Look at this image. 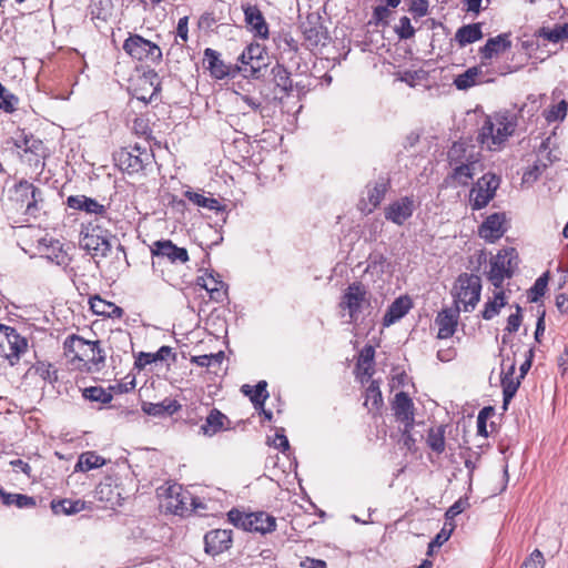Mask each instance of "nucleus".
Returning <instances> with one entry per match:
<instances>
[{
	"instance_id": "5",
	"label": "nucleus",
	"mask_w": 568,
	"mask_h": 568,
	"mask_svg": "<svg viewBox=\"0 0 568 568\" xmlns=\"http://www.w3.org/2000/svg\"><path fill=\"white\" fill-rule=\"evenodd\" d=\"M518 257L515 248L501 250L490 258L489 271L487 272L488 281L496 287L500 288L505 278H510L518 265Z\"/></svg>"
},
{
	"instance_id": "6",
	"label": "nucleus",
	"mask_w": 568,
	"mask_h": 568,
	"mask_svg": "<svg viewBox=\"0 0 568 568\" xmlns=\"http://www.w3.org/2000/svg\"><path fill=\"white\" fill-rule=\"evenodd\" d=\"M500 178L491 172L484 174L470 189L469 200L473 210H481L495 197Z\"/></svg>"
},
{
	"instance_id": "56",
	"label": "nucleus",
	"mask_w": 568,
	"mask_h": 568,
	"mask_svg": "<svg viewBox=\"0 0 568 568\" xmlns=\"http://www.w3.org/2000/svg\"><path fill=\"white\" fill-rule=\"evenodd\" d=\"M36 373L44 381L50 384L54 383L58 378L57 372L52 369L51 364L38 363L34 367Z\"/></svg>"
},
{
	"instance_id": "58",
	"label": "nucleus",
	"mask_w": 568,
	"mask_h": 568,
	"mask_svg": "<svg viewBox=\"0 0 568 568\" xmlns=\"http://www.w3.org/2000/svg\"><path fill=\"white\" fill-rule=\"evenodd\" d=\"M45 257L57 265H67L69 263L68 254L60 247L57 250L53 247L52 252L48 253Z\"/></svg>"
},
{
	"instance_id": "43",
	"label": "nucleus",
	"mask_w": 568,
	"mask_h": 568,
	"mask_svg": "<svg viewBox=\"0 0 568 568\" xmlns=\"http://www.w3.org/2000/svg\"><path fill=\"white\" fill-rule=\"evenodd\" d=\"M427 444L437 454L445 450V426L439 425L430 428L427 436Z\"/></svg>"
},
{
	"instance_id": "34",
	"label": "nucleus",
	"mask_w": 568,
	"mask_h": 568,
	"mask_svg": "<svg viewBox=\"0 0 568 568\" xmlns=\"http://www.w3.org/2000/svg\"><path fill=\"white\" fill-rule=\"evenodd\" d=\"M0 500L6 506L14 505L18 508H33L36 498L23 494H11L0 488Z\"/></svg>"
},
{
	"instance_id": "10",
	"label": "nucleus",
	"mask_w": 568,
	"mask_h": 568,
	"mask_svg": "<svg viewBox=\"0 0 568 568\" xmlns=\"http://www.w3.org/2000/svg\"><path fill=\"white\" fill-rule=\"evenodd\" d=\"M94 347L97 342L87 341L81 336L71 335L68 336L63 343V349L67 357H70L72 362L83 363L84 366L89 365V358L94 355Z\"/></svg>"
},
{
	"instance_id": "32",
	"label": "nucleus",
	"mask_w": 568,
	"mask_h": 568,
	"mask_svg": "<svg viewBox=\"0 0 568 568\" xmlns=\"http://www.w3.org/2000/svg\"><path fill=\"white\" fill-rule=\"evenodd\" d=\"M14 146L17 149L22 150L24 153H30L34 155L37 159L36 163L39 162V158L43 156L44 146L41 140L36 139L33 135H23L19 139H16Z\"/></svg>"
},
{
	"instance_id": "40",
	"label": "nucleus",
	"mask_w": 568,
	"mask_h": 568,
	"mask_svg": "<svg viewBox=\"0 0 568 568\" xmlns=\"http://www.w3.org/2000/svg\"><path fill=\"white\" fill-rule=\"evenodd\" d=\"M538 37L552 43L566 40L568 39V22L556 24L552 29L542 27L538 30Z\"/></svg>"
},
{
	"instance_id": "44",
	"label": "nucleus",
	"mask_w": 568,
	"mask_h": 568,
	"mask_svg": "<svg viewBox=\"0 0 568 568\" xmlns=\"http://www.w3.org/2000/svg\"><path fill=\"white\" fill-rule=\"evenodd\" d=\"M470 152H476L473 145L468 146L464 142H454L448 151L449 164L466 162Z\"/></svg>"
},
{
	"instance_id": "53",
	"label": "nucleus",
	"mask_w": 568,
	"mask_h": 568,
	"mask_svg": "<svg viewBox=\"0 0 568 568\" xmlns=\"http://www.w3.org/2000/svg\"><path fill=\"white\" fill-rule=\"evenodd\" d=\"M395 31L399 39H410L415 34V29L410 23L408 17H402L399 23L396 26Z\"/></svg>"
},
{
	"instance_id": "14",
	"label": "nucleus",
	"mask_w": 568,
	"mask_h": 568,
	"mask_svg": "<svg viewBox=\"0 0 568 568\" xmlns=\"http://www.w3.org/2000/svg\"><path fill=\"white\" fill-rule=\"evenodd\" d=\"M205 552L212 556L222 554L232 545V530L213 529L204 536Z\"/></svg>"
},
{
	"instance_id": "11",
	"label": "nucleus",
	"mask_w": 568,
	"mask_h": 568,
	"mask_svg": "<svg viewBox=\"0 0 568 568\" xmlns=\"http://www.w3.org/2000/svg\"><path fill=\"white\" fill-rule=\"evenodd\" d=\"M150 159L146 150L141 151L140 148L134 150L121 149L114 154V160L120 170L132 174L142 171Z\"/></svg>"
},
{
	"instance_id": "48",
	"label": "nucleus",
	"mask_w": 568,
	"mask_h": 568,
	"mask_svg": "<svg viewBox=\"0 0 568 568\" xmlns=\"http://www.w3.org/2000/svg\"><path fill=\"white\" fill-rule=\"evenodd\" d=\"M19 99L0 83V110L12 113L17 109Z\"/></svg>"
},
{
	"instance_id": "42",
	"label": "nucleus",
	"mask_w": 568,
	"mask_h": 568,
	"mask_svg": "<svg viewBox=\"0 0 568 568\" xmlns=\"http://www.w3.org/2000/svg\"><path fill=\"white\" fill-rule=\"evenodd\" d=\"M271 73L273 75V80L276 87H278L286 93L292 91L293 83L290 77V72L284 65L277 63L272 68Z\"/></svg>"
},
{
	"instance_id": "41",
	"label": "nucleus",
	"mask_w": 568,
	"mask_h": 568,
	"mask_svg": "<svg viewBox=\"0 0 568 568\" xmlns=\"http://www.w3.org/2000/svg\"><path fill=\"white\" fill-rule=\"evenodd\" d=\"M105 464L103 457L97 455L94 452L83 453L75 465V470L89 471L99 468Z\"/></svg>"
},
{
	"instance_id": "29",
	"label": "nucleus",
	"mask_w": 568,
	"mask_h": 568,
	"mask_svg": "<svg viewBox=\"0 0 568 568\" xmlns=\"http://www.w3.org/2000/svg\"><path fill=\"white\" fill-rule=\"evenodd\" d=\"M388 189L389 180L384 176L378 178L373 186L367 185V200L371 205V207L367 209L368 213L381 204Z\"/></svg>"
},
{
	"instance_id": "63",
	"label": "nucleus",
	"mask_w": 568,
	"mask_h": 568,
	"mask_svg": "<svg viewBox=\"0 0 568 568\" xmlns=\"http://www.w3.org/2000/svg\"><path fill=\"white\" fill-rule=\"evenodd\" d=\"M414 425L407 426V424L404 425L403 434H402V442L405 447L408 449H413L415 445V438L412 436L410 430Z\"/></svg>"
},
{
	"instance_id": "26",
	"label": "nucleus",
	"mask_w": 568,
	"mask_h": 568,
	"mask_svg": "<svg viewBox=\"0 0 568 568\" xmlns=\"http://www.w3.org/2000/svg\"><path fill=\"white\" fill-rule=\"evenodd\" d=\"M181 408V405L166 398L161 403H143L142 410L150 416H171Z\"/></svg>"
},
{
	"instance_id": "54",
	"label": "nucleus",
	"mask_w": 568,
	"mask_h": 568,
	"mask_svg": "<svg viewBox=\"0 0 568 568\" xmlns=\"http://www.w3.org/2000/svg\"><path fill=\"white\" fill-rule=\"evenodd\" d=\"M568 103L561 100L558 104L554 105L547 113L546 119L548 122L562 121L566 118Z\"/></svg>"
},
{
	"instance_id": "49",
	"label": "nucleus",
	"mask_w": 568,
	"mask_h": 568,
	"mask_svg": "<svg viewBox=\"0 0 568 568\" xmlns=\"http://www.w3.org/2000/svg\"><path fill=\"white\" fill-rule=\"evenodd\" d=\"M519 379L515 381L513 377L508 375H503L501 377V385H503V396H504V408L506 409L509 402L515 396L518 387H519Z\"/></svg>"
},
{
	"instance_id": "28",
	"label": "nucleus",
	"mask_w": 568,
	"mask_h": 568,
	"mask_svg": "<svg viewBox=\"0 0 568 568\" xmlns=\"http://www.w3.org/2000/svg\"><path fill=\"white\" fill-rule=\"evenodd\" d=\"M511 41L509 40V36L506 33H501L495 38H489L486 44L480 48V55L483 59L489 60L495 54L503 52L510 48Z\"/></svg>"
},
{
	"instance_id": "20",
	"label": "nucleus",
	"mask_w": 568,
	"mask_h": 568,
	"mask_svg": "<svg viewBox=\"0 0 568 568\" xmlns=\"http://www.w3.org/2000/svg\"><path fill=\"white\" fill-rule=\"evenodd\" d=\"M243 11L245 22L254 34L262 39H266L268 37V27L261 10L256 6L246 4L243 6Z\"/></svg>"
},
{
	"instance_id": "13",
	"label": "nucleus",
	"mask_w": 568,
	"mask_h": 568,
	"mask_svg": "<svg viewBox=\"0 0 568 568\" xmlns=\"http://www.w3.org/2000/svg\"><path fill=\"white\" fill-rule=\"evenodd\" d=\"M16 194L22 204H26V214L36 216L39 202H42V192L27 180H21L14 187Z\"/></svg>"
},
{
	"instance_id": "31",
	"label": "nucleus",
	"mask_w": 568,
	"mask_h": 568,
	"mask_svg": "<svg viewBox=\"0 0 568 568\" xmlns=\"http://www.w3.org/2000/svg\"><path fill=\"white\" fill-rule=\"evenodd\" d=\"M267 383L260 381L254 387L245 384L241 390L243 394L250 397L255 409L263 408L265 400L268 398Z\"/></svg>"
},
{
	"instance_id": "60",
	"label": "nucleus",
	"mask_w": 568,
	"mask_h": 568,
	"mask_svg": "<svg viewBox=\"0 0 568 568\" xmlns=\"http://www.w3.org/2000/svg\"><path fill=\"white\" fill-rule=\"evenodd\" d=\"M410 12L416 17H424L428 12V1L427 0H412Z\"/></svg>"
},
{
	"instance_id": "62",
	"label": "nucleus",
	"mask_w": 568,
	"mask_h": 568,
	"mask_svg": "<svg viewBox=\"0 0 568 568\" xmlns=\"http://www.w3.org/2000/svg\"><path fill=\"white\" fill-rule=\"evenodd\" d=\"M189 17H183L179 19L176 27V37L180 38L183 42H186L189 39Z\"/></svg>"
},
{
	"instance_id": "23",
	"label": "nucleus",
	"mask_w": 568,
	"mask_h": 568,
	"mask_svg": "<svg viewBox=\"0 0 568 568\" xmlns=\"http://www.w3.org/2000/svg\"><path fill=\"white\" fill-rule=\"evenodd\" d=\"M412 307L410 298L407 296H400L396 298L388 307L383 318L384 326H389L402 317H404Z\"/></svg>"
},
{
	"instance_id": "4",
	"label": "nucleus",
	"mask_w": 568,
	"mask_h": 568,
	"mask_svg": "<svg viewBox=\"0 0 568 568\" xmlns=\"http://www.w3.org/2000/svg\"><path fill=\"white\" fill-rule=\"evenodd\" d=\"M227 517L235 527L262 535L272 532L276 527L275 517L264 511L245 514L237 509H232L229 511Z\"/></svg>"
},
{
	"instance_id": "37",
	"label": "nucleus",
	"mask_w": 568,
	"mask_h": 568,
	"mask_svg": "<svg viewBox=\"0 0 568 568\" xmlns=\"http://www.w3.org/2000/svg\"><path fill=\"white\" fill-rule=\"evenodd\" d=\"M226 416L217 409H212L205 419V423L201 426V430L206 436H213L221 429H223L224 420Z\"/></svg>"
},
{
	"instance_id": "18",
	"label": "nucleus",
	"mask_w": 568,
	"mask_h": 568,
	"mask_svg": "<svg viewBox=\"0 0 568 568\" xmlns=\"http://www.w3.org/2000/svg\"><path fill=\"white\" fill-rule=\"evenodd\" d=\"M168 496L165 497L166 510L175 514L183 515L189 510V500H193L189 493L182 491V487L179 485L170 486L168 489Z\"/></svg>"
},
{
	"instance_id": "35",
	"label": "nucleus",
	"mask_w": 568,
	"mask_h": 568,
	"mask_svg": "<svg viewBox=\"0 0 568 568\" xmlns=\"http://www.w3.org/2000/svg\"><path fill=\"white\" fill-rule=\"evenodd\" d=\"M112 0H90L89 13L92 20L106 22L112 14Z\"/></svg>"
},
{
	"instance_id": "59",
	"label": "nucleus",
	"mask_w": 568,
	"mask_h": 568,
	"mask_svg": "<svg viewBox=\"0 0 568 568\" xmlns=\"http://www.w3.org/2000/svg\"><path fill=\"white\" fill-rule=\"evenodd\" d=\"M516 308H517V312L515 314L509 315V317L507 320L506 331L508 333L517 332L521 324V314H520L521 308L518 305Z\"/></svg>"
},
{
	"instance_id": "12",
	"label": "nucleus",
	"mask_w": 568,
	"mask_h": 568,
	"mask_svg": "<svg viewBox=\"0 0 568 568\" xmlns=\"http://www.w3.org/2000/svg\"><path fill=\"white\" fill-rule=\"evenodd\" d=\"M415 200L413 196H404L392 202L385 209V219L396 225H403L412 217L415 211Z\"/></svg>"
},
{
	"instance_id": "55",
	"label": "nucleus",
	"mask_w": 568,
	"mask_h": 568,
	"mask_svg": "<svg viewBox=\"0 0 568 568\" xmlns=\"http://www.w3.org/2000/svg\"><path fill=\"white\" fill-rule=\"evenodd\" d=\"M97 342V347H94V355L92 358H89L88 369L94 368L95 371H100L104 366L105 362V353L100 346V341Z\"/></svg>"
},
{
	"instance_id": "51",
	"label": "nucleus",
	"mask_w": 568,
	"mask_h": 568,
	"mask_svg": "<svg viewBox=\"0 0 568 568\" xmlns=\"http://www.w3.org/2000/svg\"><path fill=\"white\" fill-rule=\"evenodd\" d=\"M547 283H548V273H545L536 280L535 284L529 290L528 300L530 302H537L545 294Z\"/></svg>"
},
{
	"instance_id": "27",
	"label": "nucleus",
	"mask_w": 568,
	"mask_h": 568,
	"mask_svg": "<svg viewBox=\"0 0 568 568\" xmlns=\"http://www.w3.org/2000/svg\"><path fill=\"white\" fill-rule=\"evenodd\" d=\"M457 317L458 315L456 313L446 310L438 313L435 321L438 325V338L445 339L454 335L457 326Z\"/></svg>"
},
{
	"instance_id": "61",
	"label": "nucleus",
	"mask_w": 568,
	"mask_h": 568,
	"mask_svg": "<svg viewBox=\"0 0 568 568\" xmlns=\"http://www.w3.org/2000/svg\"><path fill=\"white\" fill-rule=\"evenodd\" d=\"M97 495L99 496V499L105 500L109 503H113V489L111 484L109 483H101L97 487Z\"/></svg>"
},
{
	"instance_id": "22",
	"label": "nucleus",
	"mask_w": 568,
	"mask_h": 568,
	"mask_svg": "<svg viewBox=\"0 0 568 568\" xmlns=\"http://www.w3.org/2000/svg\"><path fill=\"white\" fill-rule=\"evenodd\" d=\"M478 163L479 153L470 152L469 156L466 159V162L450 164L454 166V178L457 179L460 184L466 185L468 180L474 176Z\"/></svg>"
},
{
	"instance_id": "39",
	"label": "nucleus",
	"mask_w": 568,
	"mask_h": 568,
	"mask_svg": "<svg viewBox=\"0 0 568 568\" xmlns=\"http://www.w3.org/2000/svg\"><path fill=\"white\" fill-rule=\"evenodd\" d=\"M184 196L194 203L197 206L211 210V211H222L224 210V206L221 205V203L211 196H205L202 193L193 192V191H186L184 193Z\"/></svg>"
},
{
	"instance_id": "36",
	"label": "nucleus",
	"mask_w": 568,
	"mask_h": 568,
	"mask_svg": "<svg viewBox=\"0 0 568 568\" xmlns=\"http://www.w3.org/2000/svg\"><path fill=\"white\" fill-rule=\"evenodd\" d=\"M85 507L84 501L77 499H61V500H52L51 509L55 515H74L83 510Z\"/></svg>"
},
{
	"instance_id": "47",
	"label": "nucleus",
	"mask_w": 568,
	"mask_h": 568,
	"mask_svg": "<svg viewBox=\"0 0 568 568\" xmlns=\"http://www.w3.org/2000/svg\"><path fill=\"white\" fill-rule=\"evenodd\" d=\"M83 397L90 402H98L101 404H108L113 398L112 394L101 386H91L84 388Z\"/></svg>"
},
{
	"instance_id": "46",
	"label": "nucleus",
	"mask_w": 568,
	"mask_h": 568,
	"mask_svg": "<svg viewBox=\"0 0 568 568\" xmlns=\"http://www.w3.org/2000/svg\"><path fill=\"white\" fill-rule=\"evenodd\" d=\"M505 304L506 301L504 292H496L494 298L485 304V308L481 313L483 317L485 320H491L499 313L500 308L505 306Z\"/></svg>"
},
{
	"instance_id": "24",
	"label": "nucleus",
	"mask_w": 568,
	"mask_h": 568,
	"mask_svg": "<svg viewBox=\"0 0 568 568\" xmlns=\"http://www.w3.org/2000/svg\"><path fill=\"white\" fill-rule=\"evenodd\" d=\"M204 62L215 79L221 80L230 73V67L221 60L220 53L211 48L204 50Z\"/></svg>"
},
{
	"instance_id": "64",
	"label": "nucleus",
	"mask_w": 568,
	"mask_h": 568,
	"mask_svg": "<svg viewBox=\"0 0 568 568\" xmlns=\"http://www.w3.org/2000/svg\"><path fill=\"white\" fill-rule=\"evenodd\" d=\"M301 567L302 568H327V565L322 559L306 557L304 560L301 561Z\"/></svg>"
},
{
	"instance_id": "7",
	"label": "nucleus",
	"mask_w": 568,
	"mask_h": 568,
	"mask_svg": "<svg viewBox=\"0 0 568 568\" xmlns=\"http://www.w3.org/2000/svg\"><path fill=\"white\" fill-rule=\"evenodd\" d=\"M455 288L457 291V302L464 305V311H473L480 300V277L475 274L463 273L458 276Z\"/></svg>"
},
{
	"instance_id": "57",
	"label": "nucleus",
	"mask_w": 568,
	"mask_h": 568,
	"mask_svg": "<svg viewBox=\"0 0 568 568\" xmlns=\"http://www.w3.org/2000/svg\"><path fill=\"white\" fill-rule=\"evenodd\" d=\"M545 560L541 551L535 549L530 556L523 562L520 568H544Z\"/></svg>"
},
{
	"instance_id": "3",
	"label": "nucleus",
	"mask_w": 568,
	"mask_h": 568,
	"mask_svg": "<svg viewBox=\"0 0 568 568\" xmlns=\"http://www.w3.org/2000/svg\"><path fill=\"white\" fill-rule=\"evenodd\" d=\"M339 307L347 311L349 323L358 321L361 315L371 308V294L366 286L361 282H353L344 291L339 302Z\"/></svg>"
},
{
	"instance_id": "25",
	"label": "nucleus",
	"mask_w": 568,
	"mask_h": 568,
	"mask_svg": "<svg viewBox=\"0 0 568 568\" xmlns=\"http://www.w3.org/2000/svg\"><path fill=\"white\" fill-rule=\"evenodd\" d=\"M89 303L92 312L97 315L110 318H121L124 314V311L120 306L108 302L100 296L91 297Z\"/></svg>"
},
{
	"instance_id": "1",
	"label": "nucleus",
	"mask_w": 568,
	"mask_h": 568,
	"mask_svg": "<svg viewBox=\"0 0 568 568\" xmlns=\"http://www.w3.org/2000/svg\"><path fill=\"white\" fill-rule=\"evenodd\" d=\"M517 120L509 113H495L486 116L478 140L489 150H498L515 132Z\"/></svg>"
},
{
	"instance_id": "33",
	"label": "nucleus",
	"mask_w": 568,
	"mask_h": 568,
	"mask_svg": "<svg viewBox=\"0 0 568 568\" xmlns=\"http://www.w3.org/2000/svg\"><path fill=\"white\" fill-rule=\"evenodd\" d=\"M483 38L479 23L466 24L459 28L455 34V40L460 47L474 43Z\"/></svg>"
},
{
	"instance_id": "45",
	"label": "nucleus",
	"mask_w": 568,
	"mask_h": 568,
	"mask_svg": "<svg viewBox=\"0 0 568 568\" xmlns=\"http://www.w3.org/2000/svg\"><path fill=\"white\" fill-rule=\"evenodd\" d=\"M479 74V68H469L464 73L456 77V79L454 80V84L458 90H467L476 84V79Z\"/></svg>"
},
{
	"instance_id": "30",
	"label": "nucleus",
	"mask_w": 568,
	"mask_h": 568,
	"mask_svg": "<svg viewBox=\"0 0 568 568\" xmlns=\"http://www.w3.org/2000/svg\"><path fill=\"white\" fill-rule=\"evenodd\" d=\"M197 285L203 287L210 297L216 302H222L225 296L224 283L212 274L197 277Z\"/></svg>"
},
{
	"instance_id": "52",
	"label": "nucleus",
	"mask_w": 568,
	"mask_h": 568,
	"mask_svg": "<svg viewBox=\"0 0 568 568\" xmlns=\"http://www.w3.org/2000/svg\"><path fill=\"white\" fill-rule=\"evenodd\" d=\"M368 402H372V405L375 408H378L383 402L382 392L379 389V384L377 381H372V383L369 384V386L366 389L365 405H368Z\"/></svg>"
},
{
	"instance_id": "17",
	"label": "nucleus",
	"mask_w": 568,
	"mask_h": 568,
	"mask_svg": "<svg viewBox=\"0 0 568 568\" xmlns=\"http://www.w3.org/2000/svg\"><path fill=\"white\" fill-rule=\"evenodd\" d=\"M152 254L158 257H166L172 263L189 261L187 251L184 247H178L170 240L154 242Z\"/></svg>"
},
{
	"instance_id": "38",
	"label": "nucleus",
	"mask_w": 568,
	"mask_h": 568,
	"mask_svg": "<svg viewBox=\"0 0 568 568\" xmlns=\"http://www.w3.org/2000/svg\"><path fill=\"white\" fill-rule=\"evenodd\" d=\"M375 351L372 346H365L358 356L356 369L363 375L371 377L374 373L373 363H374Z\"/></svg>"
},
{
	"instance_id": "21",
	"label": "nucleus",
	"mask_w": 568,
	"mask_h": 568,
	"mask_svg": "<svg viewBox=\"0 0 568 568\" xmlns=\"http://www.w3.org/2000/svg\"><path fill=\"white\" fill-rule=\"evenodd\" d=\"M67 204L70 209L84 211L99 216H104L106 213V207L104 205L85 195H71L68 197Z\"/></svg>"
},
{
	"instance_id": "9",
	"label": "nucleus",
	"mask_w": 568,
	"mask_h": 568,
	"mask_svg": "<svg viewBox=\"0 0 568 568\" xmlns=\"http://www.w3.org/2000/svg\"><path fill=\"white\" fill-rule=\"evenodd\" d=\"M267 55L265 48L258 43H251L239 57L240 71L248 73L253 78H260L262 69L266 68Z\"/></svg>"
},
{
	"instance_id": "16",
	"label": "nucleus",
	"mask_w": 568,
	"mask_h": 568,
	"mask_svg": "<svg viewBox=\"0 0 568 568\" xmlns=\"http://www.w3.org/2000/svg\"><path fill=\"white\" fill-rule=\"evenodd\" d=\"M80 245L94 257H105L112 246L110 240L101 234V231L97 232L95 230H92L91 233H87L81 240Z\"/></svg>"
},
{
	"instance_id": "8",
	"label": "nucleus",
	"mask_w": 568,
	"mask_h": 568,
	"mask_svg": "<svg viewBox=\"0 0 568 568\" xmlns=\"http://www.w3.org/2000/svg\"><path fill=\"white\" fill-rule=\"evenodd\" d=\"M123 50L133 59H149L153 62L161 60L162 51L153 42L142 38L139 34L130 36L123 43Z\"/></svg>"
},
{
	"instance_id": "2",
	"label": "nucleus",
	"mask_w": 568,
	"mask_h": 568,
	"mask_svg": "<svg viewBox=\"0 0 568 568\" xmlns=\"http://www.w3.org/2000/svg\"><path fill=\"white\" fill-rule=\"evenodd\" d=\"M28 341L16 328L0 324V368L14 366L27 352Z\"/></svg>"
},
{
	"instance_id": "15",
	"label": "nucleus",
	"mask_w": 568,
	"mask_h": 568,
	"mask_svg": "<svg viewBox=\"0 0 568 568\" xmlns=\"http://www.w3.org/2000/svg\"><path fill=\"white\" fill-rule=\"evenodd\" d=\"M505 221V213H494L489 215L479 226V236L490 243L500 239L506 232L504 227Z\"/></svg>"
},
{
	"instance_id": "50",
	"label": "nucleus",
	"mask_w": 568,
	"mask_h": 568,
	"mask_svg": "<svg viewBox=\"0 0 568 568\" xmlns=\"http://www.w3.org/2000/svg\"><path fill=\"white\" fill-rule=\"evenodd\" d=\"M303 33L305 40L312 47L318 45L325 39V34L321 26H304Z\"/></svg>"
},
{
	"instance_id": "19",
	"label": "nucleus",
	"mask_w": 568,
	"mask_h": 568,
	"mask_svg": "<svg viewBox=\"0 0 568 568\" xmlns=\"http://www.w3.org/2000/svg\"><path fill=\"white\" fill-rule=\"evenodd\" d=\"M393 410L397 420L404 425L407 424V426L414 425V404L405 392H399L395 395Z\"/></svg>"
}]
</instances>
